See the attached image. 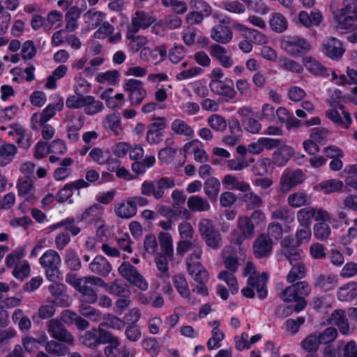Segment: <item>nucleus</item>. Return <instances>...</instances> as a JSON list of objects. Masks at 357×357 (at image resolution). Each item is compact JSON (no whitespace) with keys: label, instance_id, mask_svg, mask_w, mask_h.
<instances>
[{"label":"nucleus","instance_id":"nucleus-1","mask_svg":"<svg viewBox=\"0 0 357 357\" xmlns=\"http://www.w3.org/2000/svg\"><path fill=\"white\" fill-rule=\"evenodd\" d=\"M175 180L172 177L162 176L154 180H145L141 185V194L152 197L155 200L165 197V191L175 187Z\"/></svg>","mask_w":357,"mask_h":357},{"label":"nucleus","instance_id":"nucleus-2","mask_svg":"<svg viewBox=\"0 0 357 357\" xmlns=\"http://www.w3.org/2000/svg\"><path fill=\"white\" fill-rule=\"evenodd\" d=\"M40 264L45 269L47 278L52 282L59 279L61 257L56 251L50 249L45 251L39 259Z\"/></svg>","mask_w":357,"mask_h":357},{"label":"nucleus","instance_id":"nucleus-3","mask_svg":"<svg viewBox=\"0 0 357 357\" xmlns=\"http://www.w3.org/2000/svg\"><path fill=\"white\" fill-rule=\"evenodd\" d=\"M243 275L245 276L249 275L248 279V284L249 286L255 288L259 298H265L267 296V273H263L261 275H256L255 267L253 263L248 261L246 263L243 268Z\"/></svg>","mask_w":357,"mask_h":357},{"label":"nucleus","instance_id":"nucleus-4","mask_svg":"<svg viewBox=\"0 0 357 357\" xmlns=\"http://www.w3.org/2000/svg\"><path fill=\"white\" fill-rule=\"evenodd\" d=\"M280 47L291 56H300L307 53L311 49L310 44L299 36H284L280 40Z\"/></svg>","mask_w":357,"mask_h":357},{"label":"nucleus","instance_id":"nucleus-5","mask_svg":"<svg viewBox=\"0 0 357 357\" xmlns=\"http://www.w3.org/2000/svg\"><path fill=\"white\" fill-rule=\"evenodd\" d=\"M111 333L102 328H93L78 336L79 343L92 350L111 340Z\"/></svg>","mask_w":357,"mask_h":357},{"label":"nucleus","instance_id":"nucleus-6","mask_svg":"<svg viewBox=\"0 0 357 357\" xmlns=\"http://www.w3.org/2000/svg\"><path fill=\"white\" fill-rule=\"evenodd\" d=\"M46 328L54 340L64 342L70 347L75 345V340L73 335L58 318H53L47 321Z\"/></svg>","mask_w":357,"mask_h":357},{"label":"nucleus","instance_id":"nucleus-7","mask_svg":"<svg viewBox=\"0 0 357 357\" xmlns=\"http://www.w3.org/2000/svg\"><path fill=\"white\" fill-rule=\"evenodd\" d=\"M102 283V278L96 275H89L82 277L76 290L81 294L82 301L88 303L93 304L98 301V294L92 286H99Z\"/></svg>","mask_w":357,"mask_h":357},{"label":"nucleus","instance_id":"nucleus-8","mask_svg":"<svg viewBox=\"0 0 357 357\" xmlns=\"http://www.w3.org/2000/svg\"><path fill=\"white\" fill-rule=\"evenodd\" d=\"M119 275L129 283L142 291H146L149 283L139 271L128 261L123 262L118 268Z\"/></svg>","mask_w":357,"mask_h":357},{"label":"nucleus","instance_id":"nucleus-9","mask_svg":"<svg viewBox=\"0 0 357 357\" xmlns=\"http://www.w3.org/2000/svg\"><path fill=\"white\" fill-rule=\"evenodd\" d=\"M123 88L128 93V98L131 105L138 106L147 96V92L144 87L143 82L135 79H127Z\"/></svg>","mask_w":357,"mask_h":357},{"label":"nucleus","instance_id":"nucleus-10","mask_svg":"<svg viewBox=\"0 0 357 357\" xmlns=\"http://www.w3.org/2000/svg\"><path fill=\"white\" fill-rule=\"evenodd\" d=\"M237 227L240 234L236 231L231 234V241L237 245H241L245 239H250L255 235V225L248 216H240L237 220Z\"/></svg>","mask_w":357,"mask_h":357},{"label":"nucleus","instance_id":"nucleus-11","mask_svg":"<svg viewBox=\"0 0 357 357\" xmlns=\"http://www.w3.org/2000/svg\"><path fill=\"white\" fill-rule=\"evenodd\" d=\"M332 109L326 111V116L337 126L348 129L352 123L351 114L344 109V106L340 104L332 105Z\"/></svg>","mask_w":357,"mask_h":357},{"label":"nucleus","instance_id":"nucleus-12","mask_svg":"<svg viewBox=\"0 0 357 357\" xmlns=\"http://www.w3.org/2000/svg\"><path fill=\"white\" fill-rule=\"evenodd\" d=\"M63 101L59 100L56 103L49 104L40 113H35L31 116V128L37 129L38 126H43L52 119L56 111L62 110Z\"/></svg>","mask_w":357,"mask_h":357},{"label":"nucleus","instance_id":"nucleus-13","mask_svg":"<svg viewBox=\"0 0 357 357\" xmlns=\"http://www.w3.org/2000/svg\"><path fill=\"white\" fill-rule=\"evenodd\" d=\"M273 241L265 233L259 234L252 243V252L257 259L269 257L273 248Z\"/></svg>","mask_w":357,"mask_h":357},{"label":"nucleus","instance_id":"nucleus-14","mask_svg":"<svg viewBox=\"0 0 357 357\" xmlns=\"http://www.w3.org/2000/svg\"><path fill=\"white\" fill-rule=\"evenodd\" d=\"M305 180V174L301 169H285L280 180V188L282 192H287L291 188L302 183Z\"/></svg>","mask_w":357,"mask_h":357},{"label":"nucleus","instance_id":"nucleus-15","mask_svg":"<svg viewBox=\"0 0 357 357\" xmlns=\"http://www.w3.org/2000/svg\"><path fill=\"white\" fill-rule=\"evenodd\" d=\"M330 10L337 21L338 29L341 31H351L355 27V17L350 15L342 13L338 11L337 3L333 1L330 3Z\"/></svg>","mask_w":357,"mask_h":357},{"label":"nucleus","instance_id":"nucleus-16","mask_svg":"<svg viewBox=\"0 0 357 357\" xmlns=\"http://www.w3.org/2000/svg\"><path fill=\"white\" fill-rule=\"evenodd\" d=\"M209 87L213 93L224 98L225 101L235 98L237 94L233 86H229L222 80H211Z\"/></svg>","mask_w":357,"mask_h":357},{"label":"nucleus","instance_id":"nucleus-17","mask_svg":"<svg viewBox=\"0 0 357 357\" xmlns=\"http://www.w3.org/2000/svg\"><path fill=\"white\" fill-rule=\"evenodd\" d=\"M154 21L155 18L149 13L143 10H137L132 18V22L129 26V31L135 33L140 29L149 27Z\"/></svg>","mask_w":357,"mask_h":357},{"label":"nucleus","instance_id":"nucleus-18","mask_svg":"<svg viewBox=\"0 0 357 357\" xmlns=\"http://www.w3.org/2000/svg\"><path fill=\"white\" fill-rule=\"evenodd\" d=\"M210 55L217 60L220 64L226 68H230L234 64V60L231 55L227 54V50L223 46L213 43L209 46Z\"/></svg>","mask_w":357,"mask_h":357},{"label":"nucleus","instance_id":"nucleus-19","mask_svg":"<svg viewBox=\"0 0 357 357\" xmlns=\"http://www.w3.org/2000/svg\"><path fill=\"white\" fill-rule=\"evenodd\" d=\"M89 269L93 274L105 278L111 273L112 266L105 257L98 255L89 264Z\"/></svg>","mask_w":357,"mask_h":357},{"label":"nucleus","instance_id":"nucleus-20","mask_svg":"<svg viewBox=\"0 0 357 357\" xmlns=\"http://www.w3.org/2000/svg\"><path fill=\"white\" fill-rule=\"evenodd\" d=\"M321 211H323V208H316L312 206L300 209L296 214V218L300 226L310 227L313 218L317 222L321 221V219H319V213H321Z\"/></svg>","mask_w":357,"mask_h":357},{"label":"nucleus","instance_id":"nucleus-21","mask_svg":"<svg viewBox=\"0 0 357 357\" xmlns=\"http://www.w3.org/2000/svg\"><path fill=\"white\" fill-rule=\"evenodd\" d=\"M210 36L217 44L226 45L232 40L233 33L228 26L219 24L211 29Z\"/></svg>","mask_w":357,"mask_h":357},{"label":"nucleus","instance_id":"nucleus-22","mask_svg":"<svg viewBox=\"0 0 357 357\" xmlns=\"http://www.w3.org/2000/svg\"><path fill=\"white\" fill-rule=\"evenodd\" d=\"M89 185L84 179H78L73 182L66 184L56 194V199L58 202L63 203L67 202L73 195V189L87 188Z\"/></svg>","mask_w":357,"mask_h":357},{"label":"nucleus","instance_id":"nucleus-23","mask_svg":"<svg viewBox=\"0 0 357 357\" xmlns=\"http://www.w3.org/2000/svg\"><path fill=\"white\" fill-rule=\"evenodd\" d=\"M322 51L326 56L332 59H340L344 52L340 40L333 37L328 39L324 43Z\"/></svg>","mask_w":357,"mask_h":357},{"label":"nucleus","instance_id":"nucleus-24","mask_svg":"<svg viewBox=\"0 0 357 357\" xmlns=\"http://www.w3.org/2000/svg\"><path fill=\"white\" fill-rule=\"evenodd\" d=\"M328 323L338 327L341 334L347 335L349 333L350 327L346 312L341 309L334 310L329 319Z\"/></svg>","mask_w":357,"mask_h":357},{"label":"nucleus","instance_id":"nucleus-25","mask_svg":"<svg viewBox=\"0 0 357 357\" xmlns=\"http://www.w3.org/2000/svg\"><path fill=\"white\" fill-rule=\"evenodd\" d=\"M43 346L46 352L52 357H62L70 354L69 345L56 340H49L47 335Z\"/></svg>","mask_w":357,"mask_h":357},{"label":"nucleus","instance_id":"nucleus-26","mask_svg":"<svg viewBox=\"0 0 357 357\" xmlns=\"http://www.w3.org/2000/svg\"><path fill=\"white\" fill-rule=\"evenodd\" d=\"M26 131L22 126L18 123L12 124L9 127L8 135L12 137H17L16 143L22 148L27 149L32 144L30 136L26 134Z\"/></svg>","mask_w":357,"mask_h":357},{"label":"nucleus","instance_id":"nucleus-27","mask_svg":"<svg viewBox=\"0 0 357 357\" xmlns=\"http://www.w3.org/2000/svg\"><path fill=\"white\" fill-rule=\"evenodd\" d=\"M63 285L58 283H52L48 287V291L54 299L51 301L56 305L67 307L70 305L68 296L63 292Z\"/></svg>","mask_w":357,"mask_h":357},{"label":"nucleus","instance_id":"nucleus-28","mask_svg":"<svg viewBox=\"0 0 357 357\" xmlns=\"http://www.w3.org/2000/svg\"><path fill=\"white\" fill-rule=\"evenodd\" d=\"M36 337H34L26 335L22 338V343L24 349L28 352H31L37 349L40 345H44L46 342V333L44 331L36 333Z\"/></svg>","mask_w":357,"mask_h":357},{"label":"nucleus","instance_id":"nucleus-29","mask_svg":"<svg viewBox=\"0 0 357 357\" xmlns=\"http://www.w3.org/2000/svg\"><path fill=\"white\" fill-rule=\"evenodd\" d=\"M173 283L178 293L183 298L186 299L189 304L194 305L196 303L195 299H192L190 297V291L188 287V284L183 275L178 274L174 275L173 278Z\"/></svg>","mask_w":357,"mask_h":357},{"label":"nucleus","instance_id":"nucleus-30","mask_svg":"<svg viewBox=\"0 0 357 357\" xmlns=\"http://www.w3.org/2000/svg\"><path fill=\"white\" fill-rule=\"evenodd\" d=\"M106 16L105 13L91 8L83 15V18L89 27L96 29L105 21Z\"/></svg>","mask_w":357,"mask_h":357},{"label":"nucleus","instance_id":"nucleus-31","mask_svg":"<svg viewBox=\"0 0 357 357\" xmlns=\"http://www.w3.org/2000/svg\"><path fill=\"white\" fill-rule=\"evenodd\" d=\"M320 218L323 222H328L333 228L338 229L343 224H347V214L344 211H340L336 216L332 215L328 211L323 209V211L319 213Z\"/></svg>","mask_w":357,"mask_h":357},{"label":"nucleus","instance_id":"nucleus-32","mask_svg":"<svg viewBox=\"0 0 357 357\" xmlns=\"http://www.w3.org/2000/svg\"><path fill=\"white\" fill-rule=\"evenodd\" d=\"M224 185L231 190H236L243 192L250 190V185L248 183L240 181L236 176L232 174H226L222 179Z\"/></svg>","mask_w":357,"mask_h":357},{"label":"nucleus","instance_id":"nucleus-33","mask_svg":"<svg viewBox=\"0 0 357 357\" xmlns=\"http://www.w3.org/2000/svg\"><path fill=\"white\" fill-rule=\"evenodd\" d=\"M17 153V149L15 144L3 142L0 145V166L3 167L10 163Z\"/></svg>","mask_w":357,"mask_h":357},{"label":"nucleus","instance_id":"nucleus-34","mask_svg":"<svg viewBox=\"0 0 357 357\" xmlns=\"http://www.w3.org/2000/svg\"><path fill=\"white\" fill-rule=\"evenodd\" d=\"M187 206L191 212H205L211 208L208 200L199 195L190 197L187 201Z\"/></svg>","mask_w":357,"mask_h":357},{"label":"nucleus","instance_id":"nucleus-35","mask_svg":"<svg viewBox=\"0 0 357 357\" xmlns=\"http://www.w3.org/2000/svg\"><path fill=\"white\" fill-rule=\"evenodd\" d=\"M303 63L307 70L314 75L323 77L329 75L326 68L312 56L304 57Z\"/></svg>","mask_w":357,"mask_h":357},{"label":"nucleus","instance_id":"nucleus-36","mask_svg":"<svg viewBox=\"0 0 357 357\" xmlns=\"http://www.w3.org/2000/svg\"><path fill=\"white\" fill-rule=\"evenodd\" d=\"M323 20L321 13L318 10H312L310 13L306 11H301L298 14L299 22L305 26H318Z\"/></svg>","mask_w":357,"mask_h":357},{"label":"nucleus","instance_id":"nucleus-37","mask_svg":"<svg viewBox=\"0 0 357 357\" xmlns=\"http://www.w3.org/2000/svg\"><path fill=\"white\" fill-rule=\"evenodd\" d=\"M172 131L177 135L185 137L187 138H192L194 136V130L185 121L176 119H174L171 124Z\"/></svg>","mask_w":357,"mask_h":357},{"label":"nucleus","instance_id":"nucleus-38","mask_svg":"<svg viewBox=\"0 0 357 357\" xmlns=\"http://www.w3.org/2000/svg\"><path fill=\"white\" fill-rule=\"evenodd\" d=\"M137 212V209L134 208L130 197L126 202H121L114 207L115 214L121 218L129 219L134 217Z\"/></svg>","mask_w":357,"mask_h":357},{"label":"nucleus","instance_id":"nucleus-39","mask_svg":"<svg viewBox=\"0 0 357 357\" xmlns=\"http://www.w3.org/2000/svg\"><path fill=\"white\" fill-rule=\"evenodd\" d=\"M294 155V150L287 145H281L273 153V162L278 166L284 165Z\"/></svg>","mask_w":357,"mask_h":357},{"label":"nucleus","instance_id":"nucleus-40","mask_svg":"<svg viewBox=\"0 0 357 357\" xmlns=\"http://www.w3.org/2000/svg\"><path fill=\"white\" fill-rule=\"evenodd\" d=\"M84 112L89 116H94L104 109L103 103L92 96H86L84 102Z\"/></svg>","mask_w":357,"mask_h":357},{"label":"nucleus","instance_id":"nucleus-41","mask_svg":"<svg viewBox=\"0 0 357 357\" xmlns=\"http://www.w3.org/2000/svg\"><path fill=\"white\" fill-rule=\"evenodd\" d=\"M357 297V283L351 282L339 288L337 298L342 301H349Z\"/></svg>","mask_w":357,"mask_h":357},{"label":"nucleus","instance_id":"nucleus-42","mask_svg":"<svg viewBox=\"0 0 357 357\" xmlns=\"http://www.w3.org/2000/svg\"><path fill=\"white\" fill-rule=\"evenodd\" d=\"M314 284L324 291L333 289L337 286V280L334 275L320 274L314 276Z\"/></svg>","mask_w":357,"mask_h":357},{"label":"nucleus","instance_id":"nucleus-43","mask_svg":"<svg viewBox=\"0 0 357 357\" xmlns=\"http://www.w3.org/2000/svg\"><path fill=\"white\" fill-rule=\"evenodd\" d=\"M102 207L98 204H94L84 211L80 220L89 223L99 221L102 214Z\"/></svg>","mask_w":357,"mask_h":357},{"label":"nucleus","instance_id":"nucleus-44","mask_svg":"<svg viewBox=\"0 0 357 357\" xmlns=\"http://www.w3.org/2000/svg\"><path fill=\"white\" fill-rule=\"evenodd\" d=\"M188 271L194 280L199 284H206L209 279L208 271L202 266L197 264L195 266H188Z\"/></svg>","mask_w":357,"mask_h":357},{"label":"nucleus","instance_id":"nucleus-45","mask_svg":"<svg viewBox=\"0 0 357 357\" xmlns=\"http://www.w3.org/2000/svg\"><path fill=\"white\" fill-rule=\"evenodd\" d=\"M191 252L186 258V265L188 266L202 264L201 259L203 255V245L201 241L197 240L194 245L190 249Z\"/></svg>","mask_w":357,"mask_h":357},{"label":"nucleus","instance_id":"nucleus-46","mask_svg":"<svg viewBox=\"0 0 357 357\" xmlns=\"http://www.w3.org/2000/svg\"><path fill=\"white\" fill-rule=\"evenodd\" d=\"M100 287H103L109 294L118 296L129 293L126 288V284L119 280H115L112 283L107 284L102 279Z\"/></svg>","mask_w":357,"mask_h":357},{"label":"nucleus","instance_id":"nucleus-47","mask_svg":"<svg viewBox=\"0 0 357 357\" xmlns=\"http://www.w3.org/2000/svg\"><path fill=\"white\" fill-rule=\"evenodd\" d=\"M102 124L105 128L109 129L116 136L121 135L122 132L121 119L116 114L114 113L106 116L102 120Z\"/></svg>","mask_w":357,"mask_h":357},{"label":"nucleus","instance_id":"nucleus-48","mask_svg":"<svg viewBox=\"0 0 357 357\" xmlns=\"http://www.w3.org/2000/svg\"><path fill=\"white\" fill-rule=\"evenodd\" d=\"M268 22L271 29L276 33H282L287 29V20L280 13H272Z\"/></svg>","mask_w":357,"mask_h":357},{"label":"nucleus","instance_id":"nucleus-49","mask_svg":"<svg viewBox=\"0 0 357 357\" xmlns=\"http://www.w3.org/2000/svg\"><path fill=\"white\" fill-rule=\"evenodd\" d=\"M204 190L208 199H216L220 191V183L215 177L208 178L204 183Z\"/></svg>","mask_w":357,"mask_h":357},{"label":"nucleus","instance_id":"nucleus-50","mask_svg":"<svg viewBox=\"0 0 357 357\" xmlns=\"http://www.w3.org/2000/svg\"><path fill=\"white\" fill-rule=\"evenodd\" d=\"M80 14L81 10L76 6L69 8L65 15L66 21V29L68 31H73L78 27V19Z\"/></svg>","mask_w":357,"mask_h":357},{"label":"nucleus","instance_id":"nucleus-51","mask_svg":"<svg viewBox=\"0 0 357 357\" xmlns=\"http://www.w3.org/2000/svg\"><path fill=\"white\" fill-rule=\"evenodd\" d=\"M74 160L71 158H63L60 163V167H57L54 172V177L56 181L63 180L70 174V167L73 164Z\"/></svg>","mask_w":357,"mask_h":357},{"label":"nucleus","instance_id":"nucleus-52","mask_svg":"<svg viewBox=\"0 0 357 357\" xmlns=\"http://www.w3.org/2000/svg\"><path fill=\"white\" fill-rule=\"evenodd\" d=\"M271 218L273 220H280L284 223H291L294 220V214L287 206H280L271 213Z\"/></svg>","mask_w":357,"mask_h":357},{"label":"nucleus","instance_id":"nucleus-53","mask_svg":"<svg viewBox=\"0 0 357 357\" xmlns=\"http://www.w3.org/2000/svg\"><path fill=\"white\" fill-rule=\"evenodd\" d=\"M292 267L287 275V280L293 283L296 280L303 278L306 275V267L303 262L291 264Z\"/></svg>","mask_w":357,"mask_h":357},{"label":"nucleus","instance_id":"nucleus-54","mask_svg":"<svg viewBox=\"0 0 357 357\" xmlns=\"http://www.w3.org/2000/svg\"><path fill=\"white\" fill-rule=\"evenodd\" d=\"M158 238L162 253L167 256H173V239L172 236L168 233L162 231L158 234Z\"/></svg>","mask_w":357,"mask_h":357},{"label":"nucleus","instance_id":"nucleus-55","mask_svg":"<svg viewBox=\"0 0 357 357\" xmlns=\"http://www.w3.org/2000/svg\"><path fill=\"white\" fill-rule=\"evenodd\" d=\"M17 188L19 196L26 197V200L33 199V183L31 179L26 178L25 180H19Z\"/></svg>","mask_w":357,"mask_h":357},{"label":"nucleus","instance_id":"nucleus-56","mask_svg":"<svg viewBox=\"0 0 357 357\" xmlns=\"http://www.w3.org/2000/svg\"><path fill=\"white\" fill-rule=\"evenodd\" d=\"M315 334L319 344H329L337 338L338 333L336 328L328 327L322 332Z\"/></svg>","mask_w":357,"mask_h":357},{"label":"nucleus","instance_id":"nucleus-57","mask_svg":"<svg viewBox=\"0 0 357 357\" xmlns=\"http://www.w3.org/2000/svg\"><path fill=\"white\" fill-rule=\"evenodd\" d=\"M320 188L326 194L341 192L344 188V183L337 179L324 181L319 184Z\"/></svg>","mask_w":357,"mask_h":357},{"label":"nucleus","instance_id":"nucleus-58","mask_svg":"<svg viewBox=\"0 0 357 357\" xmlns=\"http://www.w3.org/2000/svg\"><path fill=\"white\" fill-rule=\"evenodd\" d=\"M65 263L73 271H79L82 266L80 259L73 249H68L66 251Z\"/></svg>","mask_w":357,"mask_h":357},{"label":"nucleus","instance_id":"nucleus-59","mask_svg":"<svg viewBox=\"0 0 357 357\" xmlns=\"http://www.w3.org/2000/svg\"><path fill=\"white\" fill-rule=\"evenodd\" d=\"M320 222L316 223L313 227L314 236L318 240L326 241L331 234V229L326 222Z\"/></svg>","mask_w":357,"mask_h":357},{"label":"nucleus","instance_id":"nucleus-60","mask_svg":"<svg viewBox=\"0 0 357 357\" xmlns=\"http://www.w3.org/2000/svg\"><path fill=\"white\" fill-rule=\"evenodd\" d=\"M68 67L65 65H60L54 70L52 74L47 77L45 87L47 89H54L56 86V80L62 78L66 74Z\"/></svg>","mask_w":357,"mask_h":357},{"label":"nucleus","instance_id":"nucleus-61","mask_svg":"<svg viewBox=\"0 0 357 357\" xmlns=\"http://www.w3.org/2000/svg\"><path fill=\"white\" fill-rule=\"evenodd\" d=\"M309 199H310L306 192L299 191L289 195L287 202L291 206L298 208L307 204Z\"/></svg>","mask_w":357,"mask_h":357},{"label":"nucleus","instance_id":"nucleus-62","mask_svg":"<svg viewBox=\"0 0 357 357\" xmlns=\"http://www.w3.org/2000/svg\"><path fill=\"white\" fill-rule=\"evenodd\" d=\"M206 246L212 250H219L222 245V238L221 234L218 230L213 231V233L206 236L202 238Z\"/></svg>","mask_w":357,"mask_h":357},{"label":"nucleus","instance_id":"nucleus-63","mask_svg":"<svg viewBox=\"0 0 357 357\" xmlns=\"http://www.w3.org/2000/svg\"><path fill=\"white\" fill-rule=\"evenodd\" d=\"M245 192L246 193L243 195L242 199L249 208L254 209L262 206L264 202L259 195L250 190Z\"/></svg>","mask_w":357,"mask_h":357},{"label":"nucleus","instance_id":"nucleus-64","mask_svg":"<svg viewBox=\"0 0 357 357\" xmlns=\"http://www.w3.org/2000/svg\"><path fill=\"white\" fill-rule=\"evenodd\" d=\"M339 354L343 357H356L357 356V345L355 341L342 342L338 347Z\"/></svg>","mask_w":357,"mask_h":357}]
</instances>
